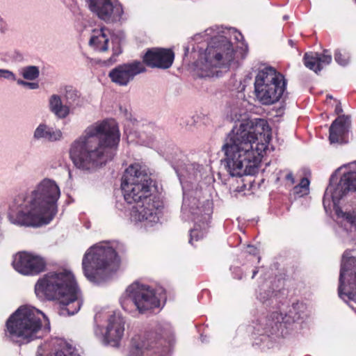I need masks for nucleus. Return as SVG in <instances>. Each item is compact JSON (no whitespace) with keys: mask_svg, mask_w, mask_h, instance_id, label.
I'll return each mask as SVG.
<instances>
[{"mask_svg":"<svg viewBox=\"0 0 356 356\" xmlns=\"http://www.w3.org/2000/svg\"><path fill=\"white\" fill-rule=\"evenodd\" d=\"M270 129L264 119L240 122L229 134L222 150L225 168L232 177L254 175L270 140Z\"/></svg>","mask_w":356,"mask_h":356,"instance_id":"nucleus-1","label":"nucleus"},{"mask_svg":"<svg viewBox=\"0 0 356 356\" xmlns=\"http://www.w3.org/2000/svg\"><path fill=\"white\" fill-rule=\"evenodd\" d=\"M120 137L114 120L92 124L71 144L70 159L77 168L92 172L114 157Z\"/></svg>","mask_w":356,"mask_h":356,"instance_id":"nucleus-2","label":"nucleus"},{"mask_svg":"<svg viewBox=\"0 0 356 356\" xmlns=\"http://www.w3.org/2000/svg\"><path fill=\"white\" fill-rule=\"evenodd\" d=\"M60 189L55 180L44 178L33 188L16 197L10 208L12 224L39 227L49 223L58 212Z\"/></svg>","mask_w":356,"mask_h":356,"instance_id":"nucleus-3","label":"nucleus"},{"mask_svg":"<svg viewBox=\"0 0 356 356\" xmlns=\"http://www.w3.org/2000/svg\"><path fill=\"white\" fill-rule=\"evenodd\" d=\"M183 189V204L181 212L194 221V228L191 230L189 243L202 238L207 233L208 224L212 213L211 203L207 201L200 206L198 182L202 179L204 168L195 162H190L184 155L172 161Z\"/></svg>","mask_w":356,"mask_h":356,"instance_id":"nucleus-4","label":"nucleus"},{"mask_svg":"<svg viewBox=\"0 0 356 356\" xmlns=\"http://www.w3.org/2000/svg\"><path fill=\"white\" fill-rule=\"evenodd\" d=\"M217 33L222 31L217 27ZM234 39L241 42V46L234 47L226 36L214 35L213 28L205 31L204 35L209 36L211 41L203 54H201L195 62V67L200 77L218 76L219 69L237 68L248 53V46L245 44L243 36L234 28L229 29Z\"/></svg>","mask_w":356,"mask_h":356,"instance_id":"nucleus-5","label":"nucleus"},{"mask_svg":"<svg viewBox=\"0 0 356 356\" xmlns=\"http://www.w3.org/2000/svg\"><path fill=\"white\" fill-rule=\"evenodd\" d=\"M35 292L40 298L58 300L63 314L66 312L70 316L76 314L82 305L80 291L74 275L65 270L45 274L35 284Z\"/></svg>","mask_w":356,"mask_h":356,"instance_id":"nucleus-6","label":"nucleus"},{"mask_svg":"<svg viewBox=\"0 0 356 356\" xmlns=\"http://www.w3.org/2000/svg\"><path fill=\"white\" fill-rule=\"evenodd\" d=\"M119 264L120 259L115 250L106 242L90 248L82 260L84 275L90 282L97 284L107 280Z\"/></svg>","mask_w":356,"mask_h":356,"instance_id":"nucleus-7","label":"nucleus"},{"mask_svg":"<svg viewBox=\"0 0 356 356\" xmlns=\"http://www.w3.org/2000/svg\"><path fill=\"white\" fill-rule=\"evenodd\" d=\"M41 316L45 317L41 311L33 307H20L6 321L8 336L20 343L41 338L44 333L49 331V325L42 328Z\"/></svg>","mask_w":356,"mask_h":356,"instance_id":"nucleus-8","label":"nucleus"},{"mask_svg":"<svg viewBox=\"0 0 356 356\" xmlns=\"http://www.w3.org/2000/svg\"><path fill=\"white\" fill-rule=\"evenodd\" d=\"M152 179L138 163L130 165L122 177L121 188L124 200L128 204L140 203L145 199L153 197L151 195Z\"/></svg>","mask_w":356,"mask_h":356,"instance_id":"nucleus-9","label":"nucleus"},{"mask_svg":"<svg viewBox=\"0 0 356 356\" xmlns=\"http://www.w3.org/2000/svg\"><path fill=\"white\" fill-rule=\"evenodd\" d=\"M254 92L257 99L264 105L278 102L283 95L286 82L284 76L270 66L260 69L254 80Z\"/></svg>","mask_w":356,"mask_h":356,"instance_id":"nucleus-10","label":"nucleus"},{"mask_svg":"<svg viewBox=\"0 0 356 356\" xmlns=\"http://www.w3.org/2000/svg\"><path fill=\"white\" fill-rule=\"evenodd\" d=\"M122 309L130 314L136 312L143 314L160 307V300L155 291L149 286L135 282L126 289L125 295L121 298Z\"/></svg>","mask_w":356,"mask_h":356,"instance_id":"nucleus-11","label":"nucleus"},{"mask_svg":"<svg viewBox=\"0 0 356 356\" xmlns=\"http://www.w3.org/2000/svg\"><path fill=\"white\" fill-rule=\"evenodd\" d=\"M338 293L341 299L356 310V257L346 250L341 259Z\"/></svg>","mask_w":356,"mask_h":356,"instance_id":"nucleus-12","label":"nucleus"},{"mask_svg":"<svg viewBox=\"0 0 356 356\" xmlns=\"http://www.w3.org/2000/svg\"><path fill=\"white\" fill-rule=\"evenodd\" d=\"M168 334L170 330L156 341L153 334H136L131 339L129 356H170L172 339L169 338L167 341L165 339Z\"/></svg>","mask_w":356,"mask_h":356,"instance_id":"nucleus-13","label":"nucleus"},{"mask_svg":"<svg viewBox=\"0 0 356 356\" xmlns=\"http://www.w3.org/2000/svg\"><path fill=\"white\" fill-rule=\"evenodd\" d=\"M356 191V171H350L344 173L339 183L334 186L330 184L325 192L324 201L327 197H331L334 206H337L339 201L350 193ZM339 218H341L350 223L356 229V209L353 211L344 212L340 209H336Z\"/></svg>","mask_w":356,"mask_h":356,"instance_id":"nucleus-14","label":"nucleus"},{"mask_svg":"<svg viewBox=\"0 0 356 356\" xmlns=\"http://www.w3.org/2000/svg\"><path fill=\"white\" fill-rule=\"evenodd\" d=\"M303 307L302 304H293L289 314L284 316L282 313L275 312L270 316L261 319L255 329L259 334L264 337L265 339L270 335L277 334L283 324L290 323V318L295 322L303 318L299 313H296L293 315L295 312Z\"/></svg>","mask_w":356,"mask_h":356,"instance_id":"nucleus-15","label":"nucleus"},{"mask_svg":"<svg viewBox=\"0 0 356 356\" xmlns=\"http://www.w3.org/2000/svg\"><path fill=\"white\" fill-rule=\"evenodd\" d=\"M90 10L107 24L124 19V8L118 0H86Z\"/></svg>","mask_w":356,"mask_h":356,"instance_id":"nucleus-16","label":"nucleus"},{"mask_svg":"<svg viewBox=\"0 0 356 356\" xmlns=\"http://www.w3.org/2000/svg\"><path fill=\"white\" fill-rule=\"evenodd\" d=\"M162 207V202L156 196L145 199L132 207L130 219L135 223L143 222L145 226H152L159 222Z\"/></svg>","mask_w":356,"mask_h":356,"instance_id":"nucleus-17","label":"nucleus"},{"mask_svg":"<svg viewBox=\"0 0 356 356\" xmlns=\"http://www.w3.org/2000/svg\"><path fill=\"white\" fill-rule=\"evenodd\" d=\"M123 38L124 37L122 33H111L108 29L102 28L93 30L89 40V44L95 50L104 52L108 50V44L111 40L113 45V55L108 61L110 63H113L116 61V57L122 53L120 45Z\"/></svg>","mask_w":356,"mask_h":356,"instance_id":"nucleus-18","label":"nucleus"},{"mask_svg":"<svg viewBox=\"0 0 356 356\" xmlns=\"http://www.w3.org/2000/svg\"><path fill=\"white\" fill-rule=\"evenodd\" d=\"M125 321L120 313L113 312L108 318L105 333L99 325L95 327V334L101 338L105 344L118 346L124 332Z\"/></svg>","mask_w":356,"mask_h":356,"instance_id":"nucleus-19","label":"nucleus"},{"mask_svg":"<svg viewBox=\"0 0 356 356\" xmlns=\"http://www.w3.org/2000/svg\"><path fill=\"white\" fill-rule=\"evenodd\" d=\"M13 268L24 275L39 274L45 268V261L41 257L27 252L16 254L13 261Z\"/></svg>","mask_w":356,"mask_h":356,"instance_id":"nucleus-20","label":"nucleus"},{"mask_svg":"<svg viewBox=\"0 0 356 356\" xmlns=\"http://www.w3.org/2000/svg\"><path fill=\"white\" fill-rule=\"evenodd\" d=\"M144 64L138 60L118 65L108 73L111 81L120 86H127L136 76L145 72Z\"/></svg>","mask_w":356,"mask_h":356,"instance_id":"nucleus-21","label":"nucleus"},{"mask_svg":"<svg viewBox=\"0 0 356 356\" xmlns=\"http://www.w3.org/2000/svg\"><path fill=\"white\" fill-rule=\"evenodd\" d=\"M175 54L170 49L152 48L143 56V63L151 67L168 69L172 65Z\"/></svg>","mask_w":356,"mask_h":356,"instance_id":"nucleus-22","label":"nucleus"},{"mask_svg":"<svg viewBox=\"0 0 356 356\" xmlns=\"http://www.w3.org/2000/svg\"><path fill=\"white\" fill-rule=\"evenodd\" d=\"M332 59L330 52L325 49L323 53H305L303 57V62L306 67L314 71L315 73H318L321 72L325 66L329 65Z\"/></svg>","mask_w":356,"mask_h":356,"instance_id":"nucleus-23","label":"nucleus"},{"mask_svg":"<svg viewBox=\"0 0 356 356\" xmlns=\"http://www.w3.org/2000/svg\"><path fill=\"white\" fill-rule=\"evenodd\" d=\"M350 124V117L341 115L336 118L329 129L330 143H341L345 135L348 132Z\"/></svg>","mask_w":356,"mask_h":356,"instance_id":"nucleus-24","label":"nucleus"},{"mask_svg":"<svg viewBox=\"0 0 356 356\" xmlns=\"http://www.w3.org/2000/svg\"><path fill=\"white\" fill-rule=\"evenodd\" d=\"M33 137L35 140L56 142L63 138V133L59 129L49 127L45 123H40L35 128Z\"/></svg>","mask_w":356,"mask_h":356,"instance_id":"nucleus-25","label":"nucleus"},{"mask_svg":"<svg viewBox=\"0 0 356 356\" xmlns=\"http://www.w3.org/2000/svg\"><path fill=\"white\" fill-rule=\"evenodd\" d=\"M49 108L59 119L67 118L70 113V105L67 104V103L64 104L60 97L58 95L50 96L49 99Z\"/></svg>","mask_w":356,"mask_h":356,"instance_id":"nucleus-26","label":"nucleus"},{"mask_svg":"<svg viewBox=\"0 0 356 356\" xmlns=\"http://www.w3.org/2000/svg\"><path fill=\"white\" fill-rule=\"evenodd\" d=\"M55 344V349L48 356H79L75 348L63 339H56Z\"/></svg>","mask_w":356,"mask_h":356,"instance_id":"nucleus-27","label":"nucleus"},{"mask_svg":"<svg viewBox=\"0 0 356 356\" xmlns=\"http://www.w3.org/2000/svg\"><path fill=\"white\" fill-rule=\"evenodd\" d=\"M19 74L24 79L33 81L39 77L40 70L38 67L35 65L25 66L19 70Z\"/></svg>","mask_w":356,"mask_h":356,"instance_id":"nucleus-28","label":"nucleus"},{"mask_svg":"<svg viewBox=\"0 0 356 356\" xmlns=\"http://www.w3.org/2000/svg\"><path fill=\"white\" fill-rule=\"evenodd\" d=\"M309 180L304 177L301 179L300 183L294 187V193L296 194H307L309 191Z\"/></svg>","mask_w":356,"mask_h":356,"instance_id":"nucleus-29","label":"nucleus"},{"mask_svg":"<svg viewBox=\"0 0 356 356\" xmlns=\"http://www.w3.org/2000/svg\"><path fill=\"white\" fill-rule=\"evenodd\" d=\"M65 97L67 104L70 105V107H71L78 99L79 95L75 90L70 89L66 91Z\"/></svg>","mask_w":356,"mask_h":356,"instance_id":"nucleus-30","label":"nucleus"},{"mask_svg":"<svg viewBox=\"0 0 356 356\" xmlns=\"http://www.w3.org/2000/svg\"><path fill=\"white\" fill-rule=\"evenodd\" d=\"M334 60L338 64L344 66L348 64L349 58L343 55L339 50H337L334 53Z\"/></svg>","mask_w":356,"mask_h":356,"instance_id":"nucleus-31","label":"nucleus"},{"mask_svg":"<svg viewBox=\"0 0 356 356\" xmlns=\"http://www.w3.org/2000/svg\"><path fill=\"white\" fill-rule=\"evenodd\" d=\"M0 78L10 81L17 80L15 74L13 72L6 69H0Z\"/></svg>","mask_w":356,"mask_h":356,"instance_id":"nucleus-32","label":"nucleus"},{"mask_svg":"<svg viewBox=\"0 0 356 356\" xmlns=\"http://www.w3.org/2000/svg\"><path fill=\"white\" fill-rule=\"evenodd\" d=\"M16 81L19 86L28 87L29 89H31V90H35L39 88V84L35 82H29V81H24L22 79H17Z\"/></svg>","mask_w":356,"mask_h":356,"instance_id":"nucleus-33","label":"nucleus"},{"mask_svg":"<svg viewBox=\"0 0 356 356\" xmlns=\"http://www.w3.org/2000/svg\"><path fill=\"white\" fill-rule=\"evenodd\" d=\"M273 293V291H268L266 296H263L262 293H260L258 298L263 302H266Z\"/></svg>","mask_w":356,"mask_h":356,"instance_id":"nucleus-34","label":"nucleus"},{"mask_svg":"<svg viewBox=\"0 0 356 356\" xmlns=\"http://www.w3.org/2000/svg\"><path fill=\"white\" fill-rule=\"evenodd\" d=\"M335 111L336 114H337V115H339V114L343 113V109H342V107H341V105L340 102H339L336 105L335 111Z\"/></svg>","mask_w":356,"mask_h":356,"instance_id":"nucleus-35","label":"nucleus"},{"mask_svg":"<svg viewBox=\"0 0 356 356\" xmlns=\"http://www.w3.org/2000/svg\"><path fill=\"white\" fill-rule=\"evenodd\" d=\"M286 179L290 181L291 184H293L295 183V179L291 172H289L286 175Z\"/></svg>","mask_w":356,"mask_h":356,"instance_id":"nucleus-36","label":"nucleus"},{"mask_svg":"<svg viewBox=\"0 0 356 356\" xmlns=\"http://www.w3.org/2000/svg\"><path fill=\"white\" fill-rule=\"evenodd\" d=\"M248 248H249L250 249H251V250L249 251V252H250V253H252V254H254V251L256 250V249H255L253 246H252V245H249V246H248Z\"/></svg>","mask_w":356,"mask_h":356,"instance_id":"nucleus-37","label":"nucleus"},{"mask_svg":"<svg viewBox=\"0 0 356 356\" xmlns=\"http://www.w3.org/2000/svg\"><path fill=\"white\" fill-rule=\"evenodd\" d=\"M289 44L291 47H293L295 46V43H294V41L292 40H289Z\"/></svg>","mask_w":356,"mask_h":356,"instance_id":"nucleus-38","label":"nucleus"},{"mask_svg":"<svg viewBox=\"0 0 356 356\" xmlns=\"http://www.w3.org/2000/svg\"><path fill=\"white\" fill-rule=\"evenodd\" d=\"M257 273H258V270L257 269L254 270L252 272V278H254L255 277V275L257 274Z\"/></svg>","mask_w":356,"mask_h":356,"instance_id":"nucleus-39","label":"nucleus"},{"mask_svg":"<svg viewBox=\"0 0 356 356\" xmlns=\"http://www.w3.org/2000/svg\"><path fill=\"white\" fill-rule=\"evenodd\" d=\"M201 340L202 342H204L205 341V337H204L203 335H201Z\"/></svg>","mask_w":356,"mask_h":356,"instance_id":"nucleus-40","label":"nucleus"},{"mask_svg":"<svg viewBox=\"0 0 356 356\" xmlns=\"http://www.w3.org/2000/svg\"><path fill=\"white\" fill-rule=\"evenodd\" d=\"M288 18H289L288 15H284V16L283 17V19H284V20H286V19H288Z\"/></svg>","mask_w":356,"mask_h":356,"instance_id":"nucleus-41","label":"nucleus"},{"mask_svg":"<svg viewBox=\"0 0 356 356\" xmlns=\"http://www.w3.org/2000/svg\"><path fill=\"white\" fill-rule=\"evenodd\" d=\"M327 98H329V99H332V97L331 95H327Z\"/></svg>","mask_w":356,"mask_h":356,"instance_id":"nucleus-42","label":"nucleus"},{"mask_svg":"<svg viewBox=\"0 0 356 356\" xmlns=\"http://www.w3.org/2000/svg\"><path fill=\"white\" fill-rule=\"evenodd\" d=\"M97 316L96 315V316H95V321H97Z\"/></svg>","mask_w":356,"mask_h":356,"instance_id":"nucleus-43","label":"nucleus"},{"mask_svg":"<svg viewBox=\"0 0 356 356\" xmlns=\"http://www.w3.org/2000/svg\"><path fill=\"white\" fill-rule=\"evenodd\" d=\"M247 79H251V77L250 76H247Z\"/></svg>","mask_w":356,"mask_h":356,"instance_id":"nucleus-44","label":"nucleus"}]
</instances>
